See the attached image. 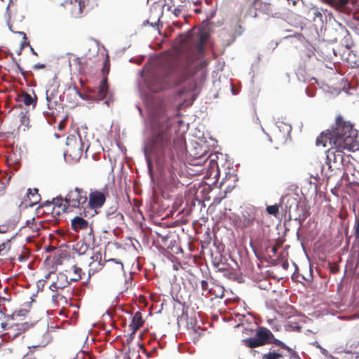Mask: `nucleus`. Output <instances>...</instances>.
Returning <instances> with one entry per match:
<instances>
[{
	"label": "nucleus",
	"instance_id": "f257e3e1",
	"mask_svg": "<svg viewBox=\"0 0 359 359\" xmlns=\"http://www.w3.org/2000/svg\"><path fill=\"white\" fill-rule=\"evenodd\" d=\"M195 60L192 55L175 58L164 68L162 74L155 79L156 83L151 88L158 92L167 88L179 86L194 74Z\"/></svg>",
	"mask_w": 359,
	"mask_h": 359
},
{
	"label": "nucleus",
	"instance_id": "f03ea898",
	"mask_svg": "<svg viewBox=\"0 0 359 359\" xmlns=\"http://www.w3.org/2000/svg\"><path fill=\"white\" fill-rule=\"evenodd\" d=\"M330 131L334 148L346 151H354L358 149V131L353 128V125L345 120L341 115L337 116Z\"/></svg>",
	"mask_w": 359,
	"mask_h": 359
},
{
	"label": "nucleus",
	"instance_id": "7ed1b4c3",
	"mask_svg": "<svg viewBox=\"0 0 359 359\" xmlns=\"http://www.w3.org/2000/svg\"><path fill=\"white\" fill-rule=\"evenodd\" d=\"M19 316L20 312L14 313L8 318L6 323H1V326L4 331L3 334L5 339L14 340L29 330L32 325L27 322H19L17 319Z\"/></svg>",
	"mask_w": 359,
	"mask_h": 359
},
{
	"label": "nucleus",
	"instance_id": "20e7f679",
	"mask_svg": "<svg viewBox=\"0 0 359 359\" xmlns=\"http://www.w3.org/2000/svg\"><path fill=\"white\" fill-rule=\"evenodd\" d=\"M87 191L82 188L75 187L68 191L65 198L66 205L69 212L81 211L87 207Z\"/></svg>",
	"mask_w": 359,
	"mask_h": 359
},
{
	"label": "nucleus",
	"instance_id": "39448f33",
	"mask_svg": "<svg viewBox=\"0 0 359 359\" xmlns=\"http://www.w3.org/2000/svg\"><path fill=\"white\" fill-rule=\"evenodd\" d=\"M272 332L264 327H258L256 330L255 337L244 340L245 344L249 348H255L264 346L269 342V340L273 339Z\"/></svg>",
	"mask_w": 359,
	"mask_h": 359
},
{
	"label": "nucleus",
	"instance_id": "423d86ee",
	"mask_svg": "<svg viewBox=\"0 0 359 359\" xmlns=\"http://www.w3.org/2000/svg\"><path fill=\"white\" fill-rule=\"evenodd\" d=\"M170 141L168 135L165 131L159 132L154 137L151 142L147 144L144 148L145 156L149 161V156L155 152L156 150H162L168 144Z\"/></svg>",
	"mask_w": 359,
	"mask_h": 359
},
{
	"label": "nucleus",
	"instance_id": "0eeeda50",
	"mask_svg": "<svg viewBox=\"0 0 359 359\" xmlns=\"http://www.w3.org/2000/svg\"><path fill=\"white\" fill-rule=\"evenodd\" d=\"M109 196V191L107 187L102 189L90 190L87 199V208L92 210L101 208Z\"/></svg>",
	"mask_w": 359,
	"mask_h": 359
},
{
	"label": "nucleus",
	"instance_id": "6e6552de",
	"mask_svg": "<svg viewBox=\"0 0 359 359\" xmlns=\"http://www.w3.org/2000/svg\"><path fill=\"white\" fill-rule=\"evenodd\" d=\"M346 149H340L334 148V145L331 147L326 152V163L329 169H332V166L337 168L343 164L344 151Z\"/></svg>",
	"mask_w": 359,
	"mask_h": 359
},
{
	"label": "nucleus",
	"instance_id": "1a4fd4ad",
	"mask_svg": "<svg viewBox=\"0 0 359 359\" xmlns=\"http://www.w3.org/2000/svg\"><path fill=\"white\" fill-rule=\"evenodd\" d=\"M256 220V212L253 209H247L242 212L238 221V227L245 229L254 225Z\"/></svg>",
	"mask_w": 359,
	"mask_h": 359
},
{
	"label": "nucleus",
	"instance_id": "9d476101",
	"mask_svg": "<svg viewBox=\"0 0 359 359\" xmlns=\"http://www.w3.org/2000/svg\"><path fill=\"white\" fill-rule=\"evenodd\" d=\"M51 339L50 332L47 329L43 333L36 336L34 344L29 348H44L50 342Z\"/></svg>",
	"mask_w": 359,
	"mask_h": 359
},
{
	"label": "nucleus",
	"instance_id": "9b49d317",
	"mask_svg": "<svg viewBox=\"0 0 359 359\" xmlns=\"http://www.w3.org/2000/svg\"><path fill=\"white\" fill-rule=\"evenodd\" d=\"M53 206L52 214L54 216H59L60 212H70L66 205V201L62 197L53 198L52 202H48Z\"/></svg>",
	"mask_w": 359,
	"mask_h": 359
},
{
	"label": "nucleus",
	"instance_id": "f8f14e48",
	"mask_svg": "<svg viewBox=\"0 0 359 359\" xmlns=\"http://www.w3.org/2000/svg\"><path fill=\"white\" fill-rule=\"evenodd\" d=\"M321 2L328 4L339 12H346V6L350 0H320Z\"/></svg>",
	"mask_w": 359,
	"mask_h": 359
},
{
	"label": "nucleus",
	"instance_id": "ddd939ff",
	"mask_svg": "<svg viewBox=\"0 0 359 359\" xmlns=\"http://www.w3.org/2000/svg\"><path fill=\"white\" fill-rule=\"evenodd\" d=\"M332 137V135L331 134L330 129L323 131L316 138V145L317 146L321 145L325 147L327 146V143H329L332 147V146H333Z\"/></svg>",
	"mask_w": 359,
	"mask_h": 359
},
{
	"label": "nucleus",
	"instance_id": "4468645a",
	"mask_svg": "<svg viewBox=\"0 0 359 359\" xmlns=\"http://www.w3.org/2000/svg\"><path fill=\"white\" fill-rule=\"evenodd\" d=\"M65 272L71 283L79 281L83 273L82 269L76 265H73L69 269L66 270Z\"/></svg>",
	"mask_w": 359,
	"mask_h": 359
},
{
	"label": "nucleus",
	"instance_id": "2eb2a0df",
	"mask_svg": "<svg viewBox=\"0 0 359 359\" xmlns=\"http://www.w3.org/2000/svg\"><path fill=\"white\" fill-rule=\"evenodd\" d=\"M109 93V85L107 83V76L104 75L97 88V97L100 100H102L107 97Z\"/></svg>",
	"mask_w": 359,
	"mask_h": 359
},
{
	"label": "nucleus",
	"instance_id": "dca6fc26",
	"mask_svg": "<svg viewBox=\"0 0 359 359\" xmlns=\"http://www.w3.org/2000/svg\"><path fill=\"white\" fill-rule=\"evenodd\" d=\"M143 324L144 320L142 318V313L140 311H137L133 316L129 327L130 330H132V333L135 334L137 330L143 325Z\"/></svg>",
	"mask_w": 359,
	"mask_h": 359
},
{
	"label": "nucleus",
	"instance_id": "f3484780",
	"mask_svg": "<svg viewBox=\"0 0 359 359\" xmlns=\"http://www.w3.org/2000/svg\"><path fill=\"white\" fill-rule=\"evenodd\" d=\"M72 228L74 231L87 229L88 222L81 217H75L71 222Z\"/></svg>",
	"mask_w": 359,
	"mask_h": 359
},
{
	"label": "nucleus",
	"instance_id": "a211bd4d",
	"mask_svg": "<svg viewBox=\"0 0 359 359\" xmlns=\"http://www.w3.org/2000/svg\"><path fill=\"white\" fill-rule=\"evenodd\" d=\"M71 283L69 278H68L67 274L65 273H59L57 277V280L55 282L56 289H63Z\"/></svg>",
	"mask_w": 359,
	"mask_h": 359
},
{
	"label": "nucleus",
	"instance_id": "6ab92c4d",
	"mask_svg": "<svg viewBox=\"0 0 359 359\" xmlns=\"http://www.w3.org/2000/svg\"><path fill=\"white\" fill-rule=\"evenodd\" d=\"M107 219L110 224L116 225L123 221V215L121 212H112L107 214Z\"/></svg>",
	"mask_w": 359,
	"mask_h": 359
},
{
	"label": "nucleus",
	"instance_id": "aec40b11",
	"mask_svg": "<svg viewBox=\"0 0 359 359\" xmlns=\"http://www.w3.org/2000/svg\"><path fill=\"white\" fill-rule=\"evenodd\" d=\"M27 198L29 200V205H34L40 201V195L38 193L37 189H29L27 190Z\"/></svg>",
	"mask_w": 359,
	"mask_h": 359
},
{
	"label": "nucleus",
	"instance_id": "412c9836",
	"mask_svg": "<svg viewBox=\"0 0 359 359\" xmlns=\"http://www.w3.org/2000/svg\"><path fill=\"white\" fill-rule=\"evenodd\" d=\"M88 0H71V4L74 6V12L76 14H81L83 9L88 4Z\"/></svg>",
	"mask_w": 359,
	"mask_h": 359
},
{
	"label": "nucleus",
	"instance_id": "4be33fe9",
	"mask_svg": "<svg viewBox=\"0 0 359 359\" xmlns=\"http://www.w3.org/2000/svg\"><path fill=\"white\" fill-rule=\"evenodd\" d=\"M72 140H73L72 139L70 140H69V143L67 144H68V149H67V152L69 153L70 155H72V153H73L76 156L81 155L83 149L79 147V144L77 143L75 140H74V145H72L70 144V142L72 141Z\"/></svg>",
	"mask_w": 359,
	"mask_h": 359
},
{
	"label": "nucleus",
	"instance_id": "5701e85b",
	"mask_svg": "<svg viewBox=\"0 0 359 359\" xmlns=\"http://www.w3.org/2000/svg\"><path fill=\"white\" fill-rule=\"evenodd\" d=\"M46 100L48 108L49 109L52 110L56 108L57 101L55 99V96L53 93H49V90H46Z\"/></svg>",
	"mask_w": 359,
	"mask_h": 359
},
{
	"label": "nucleus",
	"instance_id": "b1692460",
	"mask_svg": "<svg viewBox=\"0 0 359 359\" xmlns=\"http://www.w3.org/2000/svg\"><path fill=\"white\" fill-rule=\"evenodd\" d=\"M251 0H245L246 3L250 2ZM252 1L250 4V6L249 7L248 14L252 18H256L257 16V11L255 10V7L258 4L261 2V0H252Z\"/></svg>",
	"mask_w": 359,
	"mask_h": 359
},
{
	"label": "nucleus",
	"instance_id": "393cba45",
	"mask_svg": "<svg viewBox=\"0 0 359 359\" xmlns=\"http://www.w3.org/2000/svg\"><path fill=\"white\" fill-rule=\"evenodd\" d=\"M92 262L90 263V266L95 264V263L97 262V266L95 267V270L100 269L103 266V264L102 263V254L101 252H96L93 256H91Z\"/></svg>",
	"mask_w": 359,
	"mask_h": 359
},
{
	"label": "nucleus",
	"instance_id": "a878e982",
	"mask_svg": "<svg viewBox=\"0 0 359 359\" xmlns=\"http://www.w3.org/2000/svg\"><path fill=\"white\" fill-rule=\"evenodd\" d=\"M74 250L79 255H84L88 250V245L83 241H79L74 246Z\"/></svg>",
	"mask_w": 359,
	"mask_h": 359
},
{
	"label": "nucleus",
	"instance_id": "bb28decb",
	"mask_svg": "<svg viewBox=\"0 0 359 359\" xmlns=\"http://www.w3.org/2000/svg\"><path fill=\"white\" fill-rule=\"evenodd\" d=\"M281 207V203L275 204L273 205H268L266 208V212L274 217H276L279 212V208Z\"/></svg>",
	"mask_w": 359,
	"mask_h": 359
},
{
	"label": "nucleus",
	"instance_id": "cd10ccee",
	"mask_svg": "<svg viewBox=\"0 0 359 359\" xmlns=\"http://www.w3.org/2000/svg\"><path fill=\"white\" fill-rule=\"evenodd\" d=\"M11 56L12 61H13V64L15 65V67H16V69H14L13 71L15 73L20 72L23 76L24 78H26L27 72H25L22 69V67L19 65V63L16 60V58L13 56V55L12 53L11 54Z\"/></svg>",
	"mask_w": 359,
	"mask_h": 359
},
{
	"label": "nucleus",
	"instance_id": "c85d7f7f",
	"mask_svg": "<svg viewBox=\"0 0 359 359\" xmlns=\"http://www.w3.org/2000/svg\"><path fill=\"white\" fill-rule=\"evenodd\" d=\"M22 102L26 105L29 106L34 103H36V101L34 100L29 94L24 93L22 95Z\"/></svg>",
	"mask_w": 359,
	"mask_h": 359
},
{
	"label": "nucleus",
	"instance_id": "c756f323",
	"mask_svg": "<svg viewBox=\"0 0 359 359\" xmlns=\"http://www.w3.org/2000/svg\"><path fill=\"white\" fill-rule=\"evenodd\" d=\"M353 233L355 238L359 241V211L358 215H355V222L353 226Z\"/></svg>",
	"mask_w": 359,
	"mask_h": 359
},
{
	"label": "nucleus",
	"instance_id": "7c9ffc66",
	"mask_svg": "<svg viewBox=\"0 0 359 359\" xmlns=\"http://www.w3.org/2000/svg\"><path fill=\"white\" fill-rule=\"evenodd\" d=\"M283 355L275 352H269L262 355V359H280Z\"/></svg>",
	"mask_w": 359,
	"mask_h": 359
},
{
	"label": "nucleus",
	"instance_id": "2f4dec72",
	"mask_svg": "<svg viewBox=\"0 0 359 359\" xmlns=\"http://www.w3.org/2000/svg\"><path fill=\"white\" fill-rule=\"evenodd\" d=\"M14 229V225L11 223H6L0 225V233H4Z\"/></svg>",
	"mask_w": 359,
	"mask_h": 359
},
{
	"label": "nucleus",
	"instance_id": "473e14b6",
	"mask_svg": "<svg viewBox=\"0 0 359 359\" xmlns=\"http://www.w3.org/2000/svg\"><path fill=\"white\" fill-rule=\"evenodd\" d=\"M267 323L271 329L276 332L279 331L281 327V325L276 319H268Z\"/></svg>",
	"mask_w": 359,
	"mask_h": 359
},
{
	"label": "nucleus",
	"instance_id": "72a5a7b5",
	"mask_svg": "<svg viewBox=\"0 0 359 359\" xmlns=\"http://www.w3.org/2000/svg\"><path fill=\"white\" fill-rule=\"evenodd\" d=\"M11 241L8 240L6 242L0 244V255H4L3 252H8L11 249Z\"/></svg>",
	"mask_w": 359,
	"mask_h": 359
},
{
	"label": "nucleus",
	"instance_id": "f704fd0d",
	"mask_svg": "<svg viewBox=\"0 0 359 359\" xmlns=\"http://www.w3.org/2000/svg\"><path fill=\"white\" fill-rule=\"evenodd\" d=\"M114 271L116 275L121 276L123 271V265L121 262H116L114 265Z\"/></svg>",
	"mask_w": 359,
	"mask_h": 359
},
{
	"label": "nucleus",
	"instance_id": "c9c22d12",
	"mask_svg": "<svg viewBox=\"0 0 359 359\" xmlns=\"http://www.w3.org/2000/svg\"><path fill=\"white\" fill-rule=\"evenodd\" d=\"M201 288L203 292L206 291L208 294H213L212 289L209 288L208 283L205 280L201 281Z\"/></svg>",
	"mask_w": 359,
	"mask_h": 359
},
{
	"label": "nucleus",
	"instance_id": "e433bc0d",
	"mask_svg": "<svg viewBox=\"0 0 359 359\" xmlns=\"http://www.w3.org/2000/svg\"><path fill=\"white\" fill-rule=\"evenodd\" d=\"M281 247V243L278 242H276L270 248V252L272 254V256H275L277 253L278 250Z\"/></svg>",
	"mask_w": 359,
	"mask_h": 359
},
{
	"label": "nucleus",
	"instance_id": "4c0bfd02",
	"mask_svg": "<svg viewBox=\"0 0 359 359\" xmlns=\"http://www.w3.org/2000/svg\"><path fill=\"white\" fill-rule=\"evenodd\" d=\"M195 88H196V83H191L189 84V88L187 90L186 88H184V89H182L180 90H179L178 92V95L180 96H182V95H184L187 91H189V90H195Z\"/></svg>",
	"mask_w": 359,
	"mask_h": 359
},
{
	"label": "nucleus",
	"instance_id": "58836bf2",
	"mask_svg": "<svg viewBox=\"0 0 359 359\" xmlns=\"http://www.w3.org/2000/svg\"><path fill=\"white\" fill-rule=\"evenodd\" d=\"M6 5V10L8 12L11 11L12 6L15 4L17 0H1Z\"/></svg>",
	"mask_w": 359,
	"mask_h": 359
},
{
	"label": "nucleus",
	"instance_id": "ea45409f",
	"mask_svg": "<svg viewBox=\"0 0 359 359\" xmlns=\"http://www.w3.org/2000/svg\"><path fill=\"white\" fill-rule=\"evenodd\" d=\"M27 259V255L25 252L24 248H21V252L18 255V260L20 262H25Z\"/></svg>",
	"mask_w": 359,
	"mask_h": 359
},
{
	"label": "nucleus",
	"instance_id": "a19ab883",
	"mask_svg": "<svg viewBox=\"0 0 359 359\" xmlns=\"http://www.w3.org/2000/svg\"><path fill=\"white\" fill-rule=\"evenodd\" d=\"M273 343L278 346H280L282 348L288 351L289 352L292 351V349L290 347H288L283 342L280 341L278 339H275Z\"/></svg>",
	"mask_w": 359,
	"mask_h": 359
},
{
	"label": "nucleus",
	"instance_id": "79ce46f5",
	"mask_svg": "<svg viewBox=\"0 0 359 359\" xmlns=\"http://www.w3.org/2000/svg\"><path fill=\"white\" fill-rule=\"evenodd\" d=\"M22 359H36L34 352L32 348L23 356Z\"/></svg>",
	"mask_w": 359,
	"mask_h": 359
},
{
	"label": "nucleus",
	"instance_id": "37998d69",
	"mask_svg": "<svg viewBox=\"0 0 359 359\" xmlns=\"http://www.w3.org/2000/svg\"><path fill=\"white\" fill-rule=\"evenodd\" d=\"M358 345H359V342L358 341H354L353 342L350 346H349V348L348 349V352H355L356 351V349L358 348Z\"/></svg>",
	"mask_w": 359,
	"mask_h": 359
},
{
	"label": "nucleus",
	"instance_id": "c03bdc74",
	"mask_svg": "<svg viewBox=\"0 0 359 359\" xmlns=\"http://www.w3.org/2000/svg\"><path fill=\"white\" fill-rule=\"evenodd\" d=\"M109 64L108 60L106 59L103 69H102V72L104 74H107L109 73Z\"/></svg>",
	"mask_w": 359,
	"mask_h": 359
},
{
	"label": "nucleus",
	"instance_id": "a18cd8bd",
	"mask_svg": "<svg viewBox=\"0 0 359 359\" xmlns=\"http://www.w3.org/2000/svg\"><path fill=\"white\" fill-rule=\"evenodd\" d=\"M172 13L176 16L178 17L182 13V9L180 8H175Z\"/></svg>",
	"mask_w": 359,
	"mask_h": 359
},
{
	"label": "nucleus",
	"instance_id": "49530a36",
	"mask_svg": "<svg viewBox=\"0 0 359 359\" xmlns=\"http://www.w3.org/2000/svg\"><path fill=\"white\" fill-rule=\"evenodd\" d=\"M46 67V65L44 64H36L33 66V69L35 70L40 69H44Z\"/></svg>",
	"mask_w": 359,
	"mask_h": 359
},
{
	"label": "nucleus",
	"instance_id": "de8ad7c7",
	"mask_svg": "<svg viewBox=\"0 0 359 359\" xmlns=\"http://www.w3.org/2000/svg\"><path fill=\"white\" fill-rule=\"evenodd\" d=\"M339 266H337V265L336 266H332L330 267V272L332 273H333V274L337 273V272H339Z\"/></svg>",
	"mask_w": 359,
	"mask_h": 359
},
{
	"label": "nucleus",
	"instance_id": "09e8293b",
	"mask_svg": "<svg viewBox=\"0 0 359 359\" xmlns=\"http://www.w3.org/2000/svg\"><path fill=\"white\" fill-rule=\"evenodd\" d=\"M6 189V185L4 183L0 182V195L4 194Z\"/></svg>",
	"mask_w": 359,
	"mask_h": 359
},
{
	"label": "nucleus",
	"instance_id": "8fccbe9b",
	"mask_svg": "<svg viewBox=\"0 0 359 359\" xmlns=\"http://www.w3.org/2000/svg\"><path fill=\"white\" fill-rule=\"evenodd\" d=\"M203 43H204V39H203V37L201 36V40H200V44H199V48L201 50L203 49Z\"/></svg>",
	"mask_w": 359,
	"mask_h": 359
},
{
	"label": "nucleus",
	"instance_id": "3c124183",
	"mask_svg": "<svg viewBox=\"0 0 359 359\" xmlns=\"http://www.w3.org/2000/svg\"><path fill=\"white\" fill-rule=\"evenodd\" d=\"M50 289H51L52 290H53V291H54L55 290H57V289H56V285H55V283H52V284L50 285Z\"/></svg>",
	"mask_w": 359,
	"mask_h": 359
},
{
	"label": "nucleus",
	"instance_id": "603ef678",
	"mask_svg": "<svg viewBox=\"0 0 359 359\" xmlns=\"http://www.w3.org/2000/svg\"><path fill=\"white\" fill-rule=\"evenodd\" d=\"M194 12H195L196 13H198H198H201L202 12V11H201V8H196V9L194 10Z\"/></svg>",
	"mask_w": 359,
	"mask_h": 359
},
{
	"label": "nucleus",
	"instance_id": "864d4df0",
	"mask_svg": "<svg viewBox=\"0 0 359 359\" xmlns=\"http://www.w3.org/2000/svg\"><path fill=\"white\" fill-rule=\"evenodd\" d=\"M219 271H224V270H226V268L225 267H220V268H219Z\"/></svg>",
	"mask_w": 359,
	"mask_h": 359
},
{
	"label": "nucleus",
	"instance_id": "5fc2aeb1",
	"mask_svg": "<svg viewBox=\"0 0 359 359\" xmlns=\"http://www.w3.org/2000/svg\"><path fill=\"white\" fill-rule=\"evenodd\" d=\"M32 52L34 55H37V53L34 51L33 48H32Z\"/></svg>",
	"mask_w": 359,
	"mask_h": 359
},
{
	"label": "nucleus",
	"instance_id": "6e6d98bb",
	"mask_svg": "<svg viewBox=\"0 0 359 359\" xmlns=\"http://www.w3.org/2000/svg\"><path fill=\"white\" fill-rule=\"evenodd\" d=\"M168 116H165V117H163V121H168Z\"/></svg>",
	"mask_w": 359,
	"mask_h": 359
},
{
	"label": "nucleus",
	"instance_id": "4d7b16f0",
	"mask_svg": "<svg viewBox=\"0 0 359 359\" xmlns=\"http://www.w3.org/2000/svg\"><path fill=\"white\" fill-rule=\"evenodd\" d=\"M316 15H321L320 13L318 12L317 13H316Z\"/></svg>",
	"mask_w": 359,
	"mask_h": 359
},
{
	"label": "nucleus",
	"instance_id": "13d9d810",
	"mask_svg": "<svg viewBox=\"0 0 359 359\" xmlns=\"http://www.w3.org/2000/svg\"><path fill=\"white\" fill-rule=\"evenodd\" d=\"M238 28L242 29V27L241 25L238 26Z\"/></svg>",
	"mask_w": 359,
	"mask_h": 359
},
{
	"label": "nucleus",
	"instance_id": "bf43d9fd",
	"mask_svg": "<svg viewBox=\"0 0 359 359\" xmlns=\"http://www.w3.org/2000/svg\"><path fill=\"white\" fill-rule=\"evenodd\" d=\"M21 53V50L18 53V55H20Z\"/></svg>",
	"mask_w": 359,
	"mask_h": 359
},
{
	"label": "nucleus",
	"instance_id": "052dcab7",
	"mask_svg": "<svg viewBox=\"0 0 359 359\" xmlns=\"http://www.w3.org/2000/svg\"><path fill=\"white\" fill-rule=\"evenodd\" d=\"M297 327L298 330H299L301 329L300 327Z\"/></svg>",
	"mask_w": 359,
	"mask_h": 359
},
{
	"label": "nucleus",
	"instance_id": "680f3d73",
	"mask_svg": "<svg viewBox=\"0 0 359 359\" xmlns=\"http://www.w3.org/2000/svg\"><path fill=\"white\" fill-rule=\"evenodd\" d=\"M297 359H300V358L297 356Z\"/></svg>",
	"mask_w": 359,
	"mask_h": 359
},
{
	"label": "nucleus",
	"instance_id": "e2e57ef3",
	"mask_svg": "<svg viewBox=\"0 0 359 359\" xmlns=\"http://www.w3.org/2000/svg\"><path fill=\"white\" fill-rule=\"evenodd\" d=\"M358 359H359V356L358 357Z\"/></svg>",
	"mask_w": 359,
	"mask_h": 359
}]
</instances>
